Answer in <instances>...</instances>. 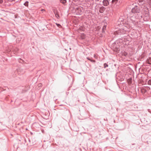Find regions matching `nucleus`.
<instances>
[{
	"label": "nucleus",
	"instance_id": "f257e3e1",
	"mask_svg": "<svg viewBox=\"0 0 151 151\" xmlns=\"http://www.w3.org/2000/svg\"><path fill=\"white\" fill-rule=\"evenodd\" d=\"M131 12L133 14H136L135 16H132L130 17L128 21L129 22V23H128V24H129V27H131L133 24L136 26H139L140 22L139 20L142 18V14L139 7L135 5L132 9Z\"/></svg>",
	"mask_w": 151,
	"mask_h": 151
},
{
	"label": "nucleus",
	"instance_id": "f03ea898",
	"mask_svg": "<svg viewBox=\"0 0 151 151\" xmlns=\"http://www.w3.org/2000/svg\"><path fill=\"white\" fill-rule=\"evenodd\" d=\"M126 31L123 29H119L114 32V34L116 36L121 35L125 34Z\"/></svg>",
	"mask_w": 151,
	"mask_h": 151
},
{
	"label": "nucleus",
	"instance_id": "7ed1b4c3",
	"mask_svg": "<svg viewBox=\"0 0 151 151\" xmlns=\"http://www.w3.org/2000/svg\"><path fill=\"white\" fill-rule=\"evenodd\" d=\"M83 10V8L82 7L80 6L76 8L75 9V11L77 14L81 15L82 14Z\"/></svg>",
	"mask_w": 151,
	"mask_h": 151
},
{
	"label": "nucleus",
	"instance_id": "20e7f679",
	"mask_svg": "<svg viewBox=\"0 0 151 151\" xmlns=\"http://www.w3.org/2000/svg\"><path fill=\"white\" fill-rule=\"evenodd\" d=\"M103 5L104 6H107L109 4V1L108 0H103L102 1Z\"/></svg>",
	"mask_w": 151,
	"mask_h": 151
},
{
	"label": "nucleus",
	"instance_id": "39448f33",
	"mask_svg": "<svg viewBox=\"0 0 151 151\" xmlns=\"http://www.w3.org/2000/svg\"><path fill=\"white\" fill-rule=\"evenodd\" d=\"M119 0H112L111 1V6H114L119 1Z\"/></svg>",
	"mask_w": 151,
	"mask_h": 151
},
{
	"label": "nucleus",
	"instance_id": "423d86ee",
	"mask_svg": "<svg viewBox=\"0 0 151 151\" xmlns=\"http://www.w3.org/2000/svg\"><path fill=\"white\" fill-rule=\"evenodd\" d=\"M145 0H138V4L139 5H141L145 4Z\"/></svg>",
	"mask_w": 151,
	"mask_h": 151
},
{
	"label": "nucleus",
	"instance_id": "0eeeda50",
	"mask_svg": "<svg viewBox=\"0 0 151 151\" xmlns=\"http://www.w3.org/2000/svg\"><path fill=\"white\" fill-rule=\"evenodd\" d=\"M105 8L104 7L102 6L100 8L99 12L101 13H103L105 10Z\"/></svg>",
	"mask_w": 151,
	"mask_h": 151
},
{
	"label": "nucleus",
	"instance_id": "6e6552de",
	"mask_svg": "<svg viewBox=\"0 0 151 151\" xmlns=\"http://www.w3.org/2000/svg\"><path fill=\"white\" fill-rule=\"evenodd\" d=\"M54 13L55 14L56 17L57 19H59L60 18V16L58 13V12H57V11H54Z\"/></svg>",
	"mask_w": 151,
	"mask_h": 151
},
{
	"label": "nucleus",
	"instance_id": "1a4fd4ad",
	"mask_svg": "<svg viewBox=\"0 0 151 151\" xmlns=\"http://www.w3.org/2000/svg\"><path fill=\"white\" fill-rule=\"evenodd\" d=\"M60 3L63 4L64 5H66L67 2L66 0H60Z\"/></svg>",
	"mask_w": 151,
	"mask_h": 151
},
{
	"label": "nucleus",
	"instance_id": "9d476101",
	"mask_svg": "<svg viewBox=\"0 0 151 151\" xmlns=\"http://www.w3.org/2000/svg\"><path fill=\"white\" fill-rule=\"evenodd\" d=\"M106 25H105L103 26L102 29V32L103 33L105 32V30L106 29Z\"/></svg>",
	"mask_w": 151,
	"mask_h": 151
},
{
	"label": "nucleus",
	"instance_id": "9b49d317",
	"mask_svg": "<svg viewBox=\"0 0 151 151\" xmlns=\"http://www.w3.org/2000/svg\"><path fill=\"white\" fill-rule=\"evenodd\" d=\"M132 78H130L129 79H128L127 80V81L128 83L129 84H130L132 83Z\"/></svg>",
	"mask_w": 151,
	"mask_h": 151
},
{
	"label": "nucleus",
	"instance_id": "f8f14e48",
	"mask_svg": "<svg viewBox=\"0 0 151 151\" xmlns=\"http://www.w3.org/2000/svg\"><path fill=\"white\" fill-rule=\"evenodd\" d=\"M123 40H123L125 42H127V41H128V42L129 43V40H127V38H123Z\"/></svg>",
	"mask_w": 151,
	"mask_h": 151
},
{
	"label": "nucleus",
	"instance_id": "ddd939ff",
	"mask_svg": "<svg viewBox=\"0 0 151 151\" xmlns=\"http://www.w3.org/2000/svg\"><path fill=\"white\" fill-rule=\"evenodd\" d=\"M24 5L25 6H27L28 5V1H26L24 4Z\"/></svg>",
	"mask_w": 151,
	"mask_h": 151
},
{
	"label": "nucleus",
	"instance_id": "4468645a",
	"mask_svg": "<svg viewBox=\"0 0 151 151\" xmlns=\"http://www.w3.org/2000/svg\"><path fill=\"white\" fill-rule=\"evenodd\" d=\"M104 68H106L108 67V65L106 63H105L104 64Z\"/></svg>",
	"mask_w": 151,
	"mask_h": 151
},
{
	"label": "nucleus",
	"instance_id": "2eb2a0df",
	"mask_svg": "<svg viewBox=\"0 0 151 151\" xmlns=\"http://www.w3.org/2000/svg\"><path fill=\"white\" fill-rule=\"evenodd\" d=\"M90 61L94 63L96 62V61L95 60H93L91 59Z\"/></svg>",
	"mask_w": 151,
	"mask_h": 151
},
{
	"label": "nucleus",
	"instance_id": "dca6fc26",
	"mask_svg": "<svg viewBox=\"0 0 151 151\" xmlns=\"http://www.w3.org/2000/svg\"><path fill=\"white\" fill-rule=\"evenodd\" d=\"M148 84H150V85H151V80H149L148 81Z\"/></svg>",
	"mask_w": 151,
	"mask_h": 151
},
{
	"label": "nucleus",
	"instance_id": "f3484780",
	"mask_svg": "<svg viewBox=\"0 0 151 151\" xmlns=\"http://www.w3.org/2000/svg\"><path fill=\"white\" fill-rule=\"evenodd\" d=\"M145 11L146 12H148V9L147 7H146L145 8Z\"/></svg>",
	"mask_w": 151,
	"mask_h": 151
},
{
	"label": "nucleus",
	"instance_id": "a211bd4d",
	"mask_svg": "<svg viewBox=\"0 0 151 151\" xmlns=\"http://www.w3.org/2000/svg\"><path fill=\"white\" fill-rule=\"evenodd\" d=\"M57 24V26H58V27H61V25L59 24Z\"/></svg>",
	"mask_w": 151,
	"mask_h": 151
},
{
	"label": "nucleus",
	"instance_id": "6ab92c4d",
	"mask_svg": "<svg viewBox=\"0 0 151 151\" xmlns=\"http://www.w3.org/2000/svg\"><path fill=\"white\" fill-rule=\"evenodd\" d=\"M125 56H126L127 55V53H125L124 54Z\"/></svg>",
	"mask_w": 151,
	"mask_h": 151
},
{
	"label": "nucleus",
	"instance_id": "aec40b11",
	"mask_svg": "<svg viewBox=\"0 0 151 151\" xmlns=\"http://www.w3.org/2000/svg\"><path fill=\"white\" fill-rule=\"evenodd\" d=\"M86 58L88 60L90 61L91 59L90 58L87 57Z\"/></svg>",
	"mask_w": 151,
	"mask_h": 151
},
{
	"label": "nucleus",
	"instance_id": "412c9836",
	"mask_svg": "<svg viewBox=\"0 0 151 151\" xmlns=\"http://www.w3.org/2000/svg\"><path fill=\"white\" fill-rule=\"evenodd\" d=\"M118 41H116L115 42V44H116V43H118Z\"/></svg>",
	"mask_w": 151,
	"mask_h": 151
},
{
	"label": "nucleus",
	"instance_id": "4be33fe9",
	"mask_svg": "<svg viewBox=\"0 0 151 151\" xmlns=\"http://www.w3.org/2000/svg\"><path fill=\"white\" fill-rule=\"evenodd\" d=\"M95 56H96V55L95 54H94V58H95Z\"/></svg>",
	"mask_w": 151,
	"mask_h": 151
},
{
	"label": "nucleus",
	"instance_id": "5701e85b",
	"mask_svg": "<svg viewBox=\"0 0 151 151\" xmlns=\"http://www.w3.org/2000/svg\"><path fill=\"white\" fill-rule=\"evenodd\" d=\"M2 2V1L1 0L0 1V3H1Z\"/></svg>",
	"mask_w": 151,
	"mask_h": 151
},
{
	"label": "nucleus",
	"instance_id": "b1692460",
	"mask_svg": "<svg viewBox=\"0 0 151 151\" xmlns=\"http://www.w3.org/2000/svg\"><path fill=\"white\" fill-rule=\"evenodd\" d=\"M43 10H44V9H42L41 10V11H43Z\"/></svg>",
	"mask_w": 151,
	"mask_h": 151
},
{
	"label": "nucleus",
	"instance_id": "393cba45",
	"mask_svg": "<svg viewBox=\"0 0 151 151\" xmlns=\"http://www.w3.org/2000/svg\"><path fill=\"white\" fill-rule=\"evenodd\" d=\"M79 73V74H81V73Z\"/></svg>",
	"mask_w": 151,
	"mask_h": 151
}]
</instances>
